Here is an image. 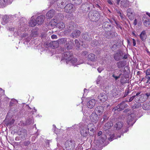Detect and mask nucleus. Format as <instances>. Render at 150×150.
<instances>
[{"instance_id":"obj_1","label":"nucleus","mask_w":150,"mask_h":150,"mask_svg":"<svg viewBox=\"0 0 150 150\" xmlns=\"http://www.w3.org/2000/svg\"><path fill=\"white\" fill-rule=\"evenodd\" d=\"M75 145V142L72 140H67L65 144V146L67 150H73L74 149Z\"/></svg>"},{"instance_id":"obj_2","label":"nucleus","mask_w":150,"mask_h":150,"mask_svg":"<svg viewBox=\"0 0 150 150\" xmlns=\"http://www.w3.org/2000/svg\"><path fill=\"white\" fill-rule=\"evenodd\" d=\"M73 57V53L70 51L64 52L63 54V55L62 56L61 60L65 59L68 61H69L72 59Z\"/></svg>"},{"instance_id":"obj_3","label":"nucleus","mask_w":150,"mask_h":150,"mask_svg":"<svg viewBox=\"0 0 150 150\" xmlns=\"http://www.w3.org/2000/svg\"><path fill=\"white\" fill-rule=\"evenodd\" d=\"M65 11L68 13H71L74 12L75 10L74 5L71 4H68L64 7Z\"/></svg>"},{"instance_id":"obj_4","label":"nucleus","mask_w":150,"mask_h":150,"mask_svg":"<svg viewBox=\"0 0 150 150\" xmlns=\"http://www.w3.org/2000/svg\"><path fill=\"white\" fill-rule=\"evenodd\" d=\"M127 106L128 105L125 103V101H123L114 108L113 109L115 110H117L120 111L124 110L125 108L127 107Z\"/></svg>"},{"instance_id":"obj_5","label":"nucleus","mask_w":150,"mask_h":150,"mask_svg":"<svg viewBox=\"0 0 150 150\" xmlns=\"http://www.w3.org/2000/svg\"><path fill=\"white\" fill-rule=\"evenodd\" d=\"M12 17L9 16L5 15L2 18V21L1 23L4 25L12 21Z\"/></svg>"},{"instance_id":"obj_6","label":"nucleus","mask_w":150,"mask_h":150,"mask_svg":"<svg viewBox=\"0 0 150 150\" xmlns=\"http://www.w3.org/2000/svg\"><path fill=\"white\" fill-rule=\"evenodd\" d=\"M98 98L100 102L103 103L107 100V96L105 93H102L98 95Z\"/></svg>"},{"instance_id":"obj_7","label":"nucleus","mask_w":150,"mask_h":150,"mask_svg":"<svg viewBox=\"0 0 150 150\" xmlns=\"http://www.w3.org/2000/svg\"><path fill=\"white\" fill-rule=\"evenodd\" d=\"M90 119L93 123H96L98 120V116L95 112H93L90 116Z\"/></svg>"},{"instance_id":"obj_8","label":"nucleus","mask_w":150,"mask_h":150,"mask_svg":"<svg viewBox=\"0 0 150 150\" xmlns=\"http://www.w3.org/2000/svg\"><path fill=\"white\" fill-rule=\"evenodd\" d=\"M96 103V100L94 99H92L87 103V107L89 108L92 109L95 106Z\"/></svg>"},{"instance_id":"obj_9","label":"nucleus","mask_w":150,"mask_h":150,"mask_svg":"<svg viewBox=\"0 0 150 150\" xmlns=\"http://www.w3.org/2000/svg\"><path fill=\"white\" fill-rule=\"evenodd\" d=\"M81 32L79 30H76L73 31L70 34V36L73 38H77L80 36Z\"/></svg>"},{"instance_id":"obj_10","label":"nucleus","mask_w":150,"mask_h":150,"mask_svg":"<svg viewBox=\"0 0 150 150\" xmlns=\"http://www.w3.org/2000/svg\"><path fill=\"white\" fill-rule=\"evenodd\" d=\"M100 15L98 12L95 11L93 12V15L91 16V19L92 21H97L100 18Z\"/></svg>"},{"instance_id":"obj_11","label":"nucleus","mask_w":150,"mask_h":150,"mask_svg":"<svg viewBox=\"0 0 150 150\" xmlns=\"http://www.w3.org/2000/svg\"><path fill=\"white\" fill-rule=\"evenodd\" d=\"M89 128L87 127H83L80 131V133L83 137L87 136L89 133Z\"/></svg>"},{"instance_id":"obj_12","label":"nucleus","mask_w":150,"mask_h":150,"mask_svg":"<svg viewBox=\"0 0 150 150\" xmlns=\"http://www.w3.org/2000/svg\"><path fill=\"white\" fill-rule=\"evenodd\" d=\"M123 55V53L121 52H119L114 55V58L116 61H118L122 58Z\"/></svg>"},{"instance_id":"obj_13","label":"nucleus","mask_w":150,"mask_h":150,"mask_svg":"<svg viewBox=\"0 0 150 150\" xmlns=\"http://www.w3.org/2000/svg\"><path fill=\"white\" fill-rule=\"evenodd\" d=\"M127 14L128 18L130 20H133L134 18V13L130 8H129L127 10Z\"/></svg>"},{"instance_id":"obj_14","label":"nucleus","mask_w":150,"mask_h":150,"mask_svg":"<svg viewBox=\"0 0 150 150\" xmlns=\"http://www.w3.org/2000/svg\"><path fill=\"white\" fill-rule=\"evenodd\" d=\"M45 18V16H44L41 15L38 16L36 18L37 24L38 25L42 24L43 23Z\"/></svg>"},{"instance_id":"obj_15","label":"nucleus","mask_w":150,"mask_h":150,"mask_svg":"<svg viewBox=\"0 0 150 150\" xmlns=\"http://www.w3.org/2000/svg\"><path fill=\"white\" fill-rule=\"evenodd\" d=\"M55 12L53 9L49 11L46 14V17L47 18L50 19L52 18L55 14Z\"/></svg>"},{"instance_id":"obj_16","label":"nucleus","mask_w":150,"mask_h":150,"mask_svg":"<svg viewBox=\"0 0 150 150\" xmlns=\"http://www.w3.org/2000/svg\"><path fill=\"white\" fill-rule=\"evenodd\" d=\"M123 123L121 122H118L115 125L114 127L117 130H119L122 128L123 125Z\"/></svg>"},{"instance_id":"obj_17","label":"nucleus","mask_w":150,"mask_h":150,"mask_svg":"<svg viewBox=\"0 0 150 150\" xmlns=\"http://www.w3.org/2000/svg\"><path fill=\"white\" fill-rule=\"evenodd\" d=\"M113 126V123L111 122H108L105 124L103 129L105 130H106L110 129Z\"/></svg>"},{"instance_id":"obj_18","label":"nucleus","mask_w":150,"mask_h":150,"mask_svg":"<svg viewBox=\"0 0 150 150\" xmlns=\"http://www.w3.org/2000/svg\"><path fill=\"white\" fill-rule=\"evenodd\" d=\"M88 59L92 62H95L97 59V57L93 54H89L88 56Z\"/></svg>"},{"instance_id":"obj_19","label":"nucleus","mask_w":150,"mask_h":150,"mask_svg":"<svg viewBox=\"0 0 150 150\" xmlns=\"http://www.w3.org/2000/svg\"><path fill=\"white\" fill-rule=\"evenodd\" d=\"M74 46V44L73 42V41L70 40L66 44V48L68 50L72 49L73 48Z\"/></svg>"},{"instance_id":"obj_20","label":"nucleus","mask_w":150,"mask_h":150,"mask_svg":"<svg viewBox=\"0 0 150 150\" xmlns=\"http://www.w3.org/2000/svg\"><path fill=\"white\" fill-rule=\"evenodd\" d=\"M59 45L58 40L52 41L50 43V46L54 48H57Z\"/></svg>"},{"instance_id":"obj_21","label":"nucleus","mask_w":150,"mask_h":150,"mask_svg":"<svg viewBox=\"0 0 150 150\" xmlns=\"http://www.w3.org/2000/svg\"><path fill=\"white\" fill-rule=\"evenodd\" d=\"M125 63L124 61H120L117 63V66L119 68H122L125 66Z\"/></svg>"},{"instance_id":"obj_22","label":"nucleus","mask_w":150,"mask_h":150,"mask_svg":"<svg viewBox=\"0 0 150 150\" xmlns=\"http://www.w3.org/2000/svg\"><path fill=\"white\" fill-rule=\"evenodd\" d=\"M37 23L36 20H35V19L31 18V19L29 22V25L30 26L34 27L36 25Z\"/></svg>"},{"instance_id":"obj_23","label":"nucleus","mask_w":150,"mask_h":150,"mask_svg":"<svg viewBox=\"0 0 150 150\" xmlns=\"http://www.w3.org/2000/svg\"><path fill=\"white\" fill-rule=\"evenodd\" d=\"M143 109L145 110H150V103H145L142 105Z\"/></svg>"},{"instance_id":"obj_24","label":"nucleus","mask_w":150,"mask_h":150,"mask_svg":"<svg viewBox=\"0 0 150 150\" xmlns=\"http://www.w3.org/2000/svg\"><path fill=\"white\" fill-rule=\"evenodd\" d=\"M146 34L145 30H143L142 32L140 35V37L141 40L144 41H145L146 38Z\"/></svg>"},{"instance_id":"obj_25","label":"nucleus","mask_w":150,"mask_h":150,"mask_svg":"<svg viewBox=\"0 0 150 150\" xmlns=\"http://www.w3.org/2000/svg\"><path fill=\"white\" fill-rule=\"evenodd\" d=\"M103 27L105 30L107 29L110 30L111 28V25L108 22L106 21L104 23Z\"/></svg>"},{"instance_id":"obj_26","label":"nucleus","mask_w":150,"mask_h":150,"mask_svg":"<svg viewBox=\"0 0 150 150\" xmlns=\"http://www.w3.org/2000/svg\"><path fill=\"white\" fill-rule=\"evenodd\" d=\"M95 110L97 112L101 114L104 111V108L101 106H98L96 108Z\"/></svg>"},{"instance_id":"obj_27","label":"nucleus","mask_w":150,"mask_h":150,"mask_svg":"<svg viewBox=\"0 0 150 150\" xmlns=\"http://www.w3.org/2000/svg\"><path fill=\"white\" fill-rule=\"evenodd\" d=\"M64 23L62 22H60L57 23V27L60 30L63 29L65 27Z\"/></svg>"},{"instance_id":"obj_28","label":"nucleus","mask_w":150,"mask_h":150,"mask_svg":"<svg viewBox=\"0 0 150 150\" xmlns=\"http://www.w3.org/2000/svg\"><path fill=\"white\" fill-rule=\"evenodd\" d=\"M34 123V120L32 117L28 118L26 121V125H29L33 124Z\"/></svg>"},{"instance_id":"obj_29","label":"nucleus","mask_w":150,"mask_h":150,"mask_svg":"<svg viewBox=\"0 0 150 150\" xmlns=\"http://www.w3.org/2000/svg\"><path fill=\"white\" fill-rule=\"evenodd\" d=\"M121 5L123 7H128L129 4V1H121Z\"/></svg>"},{"instance_id":"obj_30","label":"nucleus","mask_w":150,"mask_h":150,"mask_svg":"<svg viewBox=\"0 0 150 150\" xmlns=\"http://www.w3.org/2000/svg\"><path fill=\"white\" fill-rule=\"evenodd\" d=\"M19 134L22 135V137H25L27 134V131L25 129H22L21 130L20 133H19Z\"/></svg>"},{"instance_id":"obj_31","label":"nucleus","mask_w":150,"mask_h":150,"mask_svg":"<svg viewBox=\"0 0 150 150\" xmlns=\"http://www.w3.org/2000/svg\"><path fill=\"white\" fill-rule=\"evenodd\" d=\"M67 29L66 30L68 32H70L73 30L74 26L72 25V24L70 23L67 25Z\"/></svg>"},{"instance_id":"obj_32","label":"nucleus","mask_w":150,"mask_h":150,"mask_svg":"<svg viewBox=\"0 0 150 150\" xmlns=\"http://www.w3.org/2000/svg\"><path fill=\"white\" fill-rule=\"evenodd\" d=\"M89 34L87 33H85L82 36V38L86 40H89L91 39L90 38Z\"/></svg>"},{"instance_id":"obj_33","label":"nucleus","mask_w":150,"mask_h":150,"mask_svg":"<svg viewBox=\"0 0 150 150\" xmlns=\"http://www.w3.org/2000/svg\"><path fill=\"white\" fill-rule=\"evenodd\" d=\"M59 44H62L67 42V39L66 38H63L59 39L58 40Z\"/></svg>"},{"instance_id":"obj_34","label":"nucleus","mask_w":150,"mask_h":150,"mask_svg":"<svg viewBox=\"0 0 150 150\" xmlns=\"http://www.w3.org/2000/svg\"><path fill=\"white\" fill-rule=\"evenodd\" d=\"M108 30V31H107L106 30V32L105 33V36L106 38H109L110 37V36L112 35V32L110 31H109V30Z\"/></svg>"},{"instance_id":"obj_35","label":"nucleus","mask_w":150,"mask_h":150,"mask_svg":"<svg viewBox=\"0 0 150 150\" xmlns=\"http://www.w3.org/2000/svg\"><path fill=\"white\" fill-rule=\"evenodd\" d=\"M109 115L107 112H104L103 115V121H106L109 117Z\"/></svg>"},{"instance_id":"obj_36","label":"nucleus","mask_w":150,"mask_h":150,"mask_svg":"<svg viewBox=\"0 0 150 150\" xmlns=\"http://www.w3.org/2000/svg\"><path fill=\"white\" fill-rule=\"evenodd\" d=\"M7 0H0V4L4 7L6 5Z\"/></svg>"},{"instance_id":"obj_37","label":"nucleus","mask_w":150,"mask_h":150,"mask_svg":"<svg viewBox=\"0 0 150 150\" xmlns=\"http://www.w3.org/2000/svg\"><path fill=\"white\" fill-rule=\"evenodd\" d=\"M74 42L76 47H77L78 48H79L80 47V44L78 40L77 39H76L74 40Z\"/></svg>"},{"instance_id":"obj_38","label":"nucleus","mask_w":150,"mask_h":150,"mask_svg":"<svg viewBox=\"0 0 150 150\" xmlns=\"http://www.w3.org/2000/svg\"><path fill=\"white\" fill-rule=\"evenodd\" d=\"M74 4L76 5H79L81 3V0H72Z\"/></svg>"},{"instance_id":"obj_39","label":"nucleus","mask_w":150,"mask_h":150,"mask_svg":"<svg viewBox=\"0 0 150 150\" xmlns=\"http://www.w3.org/2000/svg\"><path fill=\"white\" fill-rule=\"evenodd\" d=\"M50 25L52 27H54L55 26H57V24L55 22V21H54V20H52L50 23Z\"/></svg>"},{"instance_id":"obj_40","label":"nucleus","mask_w":150,"mask_h":150,"mask_svg":"<svg viewBox=\"0 0 150 150\" xmlns=\"http://www.w3.org/2000/svg\"><path fill=\"white\" fill-rule=\"evenodd\" d=\"M64 149L63 147L60 145L59 144H57V147L55 150H63Z\"/></svg>"},{"instance_id":"obj_41","label":"nucleus","mask_w":150,"mask_h":150,"mask_svg":"<svg viewBox=\"0 0 150 150\" xmlns=\"http://www.w3.org/2000/svg\"><path fill=\"white\" fill-rule=\"evenodd\" d=\"M150 22L148 20L146 19L144 21V25L146 26H147L150 24Z\"/></svg>"},{"instance_id":"obj_42","label":"nucleus","mask_w":150,"mask_h":150,"mask_svg":"<svg viewBox=\"0 0 150 150\" xmlns=\"http://www.w3.org/2000/svg\"><path fill=\"white\" fill-rule=\"evenodd\" d=\"M102 77L100 76H99L97 78L96 81L97 83V84H99L100 83V81H102Z\"/></svg>"},{"instance_id":"obj_43","label":"nucleus","mask_w":150,"mask_h":150,"mask_svg":"<svg viewBox=\"0 0 150 150\" xmlns=\"http://www.w3.org/2000/svg\"><path fill=\"white\" fill-rule=\"evenodd\" d=\"M15 120L12 119L10 121H9L7 123V126H10L14 123Z\"/></svg>"},{"instance_id":"obj_44","label":"nucleus","mask_w":150,"mask_h":150,"mask_svg":"<svg viewBox=\"0 0 150 150\" xmlns=\"http://www.w3.org/2000/svg\"><path fill=\"white\" fill-rule=\"evenodd\" d=\"M141 106V104L140 103H138L137 104H135L133 107V108L134 109L138 108H140Z\"/></svg>"},{"instance_id":"obj_45","label":"nucleus","mask_w":150,"mask_h":150,"mask_svg":"<svg viewBox=\"0 0 150 150\" xmlns=\"http://www.w3.org/2000/svg\"><path fill=\"white\" fill-rule=\"evenodd\" d=\"M129 89L128 88L126 89L125 91L124 95V96L123 97V98H125L129 94Z\"/></svg>"},{"instance_id":"obj_46","label":"nucleus","mask_w":150,"mask_h":150,"mask_svg":"<svg viewBox=\"0 0 150 150\" xmlns=\"http://www.w3.org/2000/svg\"><path fill=\"white\" fill-rule=\"evenodd\" d=\"M77 59L76 58H74L72 61H71V62L72 64H73L74 65H76V63L77 62Z\"/></svg>"},{"instance_id":"obj_47","label":"nucleus","mask_w":150,"mask_h":150,"mask_svg":"<svg viewBox=\"0 0 150 150\" xmlns=\"http://www.w3.org/2000/svg\"><path fill=\"white\" fill-rule=\"evenodd\" d=\"M117 13L119 14V16L122 19L124 18V15L123 14H122L120 11H117Z\"/></svg>"},{"instance_id":"obj_48","label":"nucleus","mask_w":150,"mask_h":150,"mask_svg":"<svg viewBox=\"0 0 150 150\" xmlns=\"http://www.w3.org/2000/svg\"><path fill=\"white\" fill-rule=\"evenodd\" d=\"M38 34V33L37 31L33 32L32 33L31 36L34 37H36Z\"/></svg>"},{"instance_id":"obj_49","label":"nucleus","mask_w":150,"mask_h":150,"mask_svg":"<svg viewBox=\"0 0 150 150\" xmlns=\"http://www.w3.org/2000/svg\"><path fill=\"white\" fill-rule=\"evenodd\" d=\"M115 23L117 25L116 27L117 28H120L121 29H122V28L121 26L122 24L118 23L116 21H115Z\"/></svg>"},{"instance_id":"obj_50","label":"nucleus","mask_w":150,"mask_h":150,"mask_svg":"<svg viewBox=\"0 0 150 150\" xmlns=\"http://www.w3.org/2000/svg\"><path fill=\"white\" fill-rule=\"evenodd\" d=\"M88 52L86 51L82 52L81 53V55L83 57L85 56L87 54Z\"/></svg>"},{"instance_id":"obj_51","label":"nucleus","mask_w":150,"mask_h":150,"mask_svg":"<svg viewBox=\"0 0 150 150\" xmlns=\"http://www.w3.org/2000/svg\"><path fill=\"white\" fill-rule=\"evenodd\" d=\"M46 146V147H49L50 145V141L48 140H46L45 142Z\"/></svg>"},{"instance_id":"obj_52","label":"nucleus","mask_w":150,"mask_h":150,"mask_svg":"<svg viewBox=\"0 0 150 150\" xmlns=\"http://www.w3.org/2000/svg\"><path fill=\"white\" fill-rule=\"evenodd\" d=\"M120 75L118 76H115L114 74H113L112 76V77L115 79V80H117L120 77Z\"/></svg>"},{"instance_id":"obj_53","label":"nucleus","mask_w":150,"mask_h":150,"mask_svg":"<svg viewBox=\"0 0 150 150\" xmlns=\"http://www.w3.org/2000/svg\"><path fill=\"white\" fill-rule=\"evenodd\" d=\"M135 96H134L131 97L129 99L128 102H130L132 101L134 99Z\"/></svg>"},{"instance_id":"obj_54","label":"nucleus","mask_w":150,"mask_h":150,"mask_svg":"<svg viewBox=\"0 0 150 150\" xmlns=\"http://www.w3.org/2000/svg\"><path fill=\"white\" fill-rule=\"evenodd\" d=\"M146 74L147 75H150V69H148L147 70L146 72Z\"/></svg>"},{"instance_id":"obj_55","label":"nucleus","mask_w":150,"mask_h":150,"mask_svg":"<svg viewBox=\"0 0 150 150\" xmlns=\"http://www.w3.org/2000/svg\"><path fill=\"white\" fill-rule=\"evenodd\" d=\"M30 143L29 141L25 142H24V144L25 146H27L30 144Z\"/></svg>"},{"instance_id":"obj_56","label":"nucleus","mask_w":150,"mask_h":150,"mask_svg":"<svg viewBox=\"0 0 150 150\" xmlns=\"http://www.w3.org/2000/svg\"><path fill=\"white\" fill-rule=\"evenodd\" d=\"M51 37L52 39H56L57 38V36L55 35H52Z\"/></svg>"},{"instance_id":"obj_57","label":"nucleus","mask_w":150,"mask_h":150,"mask_svg":"<svg viewBox=\"0 0 150 150\" xmlns=\"http://www.w3.org/2000/svg\"><path fill=\"white\" fill-rule=\"evenodd\" d=\"M97 70L99 73H100L103 70V69L102 68L99 67L98 69Z\"/></svg>"},{"instance_id":"obj_58","label":"nucleus","mask_w":150,"mask_h":150,"mask_svg":"<svg viewBox=\"0 0 150 150\" xmlns=\"http://www.w3.org/2000/svg\"><path fill=\"white\" fill-rule=\"evenodd\" d=\"M132 40H133V45L134 46H135L136 44L135 40L134 39H133Z\"/></svg>"},{"instance_id":"obj_59","label":"nucleus","mask_w":150,"mask_h":150,"mask_svg":"<svg viewBox=\"0 0 150 150\" xmlns=\"http://www.w3.org/2000/svg\"><path fill=\"white\" fill-rule=\"evenodd\" d=\"M130 110V109H129L127 108V109H125V110H124L123 112H127L129 111Z\"/></svg>"},{"instance_id":"obj_60","label":"nucleus","mask_w":150,"mask_h":150,"mask_svg":"<svg viewBox=\"0 0 150 150\" xmlns=\"http://www.w3.org/2000/svg\"><path fill=\"white\" fill-rule=\"evenodd\" d=\"M137 20L136 19H135L133 23L135 25H136L137 24Z\"/></svg>"},{"instance_id":"obj_61","label":"nucleus","mask_w":150,"mask_h":150,"mask_svg":"<svg viewBox=\"0 0 150 150\" xmlns=\"http://www.w3.org/2000/svg\"><path fill=\"white\" fill-rule=\"evenodd\" d=\"M123 59H127V54H125L124 57H122Z\"/></svg>"},{"instance_id":"obj_62","label":"nucleus","mask_w":150,"mask_h":150,"mask_svg":"<svg viewBox=\"0 0 150 150\" xmlns=\"http://www.w3.org/2000/svg\"><path fill=\"white\" fill-rule=\"evenodd\" d=\"M146 96L147 97H149L150 96V93H147L145 94Z\"/></svg>"},{"instance_id":"obj_63","label":"nucleus","mask_w":150,"mask_h":150,"mask_svg":"<svg viewBox=\"0 0 150 150\" xmlns=\"http://www.w3.org/2000/svg\"><path fill=\"white\" fill-rule=\"evenodd\" d=\"M145 77L148 80H150V76L146 75L145 76Z\"/></svg>"},{"instance_id":"obj_64","label":"nucleus","mask_w":150,"mask_h":150,"mask_svg":"<svg viewBox=\"0 0 150 150\" xmlns=\"http://www.w3.org/2000/svg\"><path fill=\"white\" fill-rule=\"evenodd\" d=\"M108 3L110 4H112V3L111 0H107Z\"/></svg>"}]
</instances>
